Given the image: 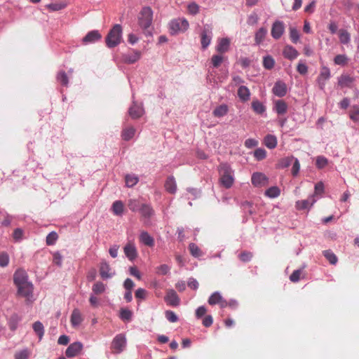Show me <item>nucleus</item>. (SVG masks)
Returning <instances> with one entry per match:
<instances>
[{"label": "nucleus", "mask_w": 359, "mask_h": 359, "mask_svg": "<svg viewBox=\"0 0 359 359\" xmlns=\"http://www.w3.org/2000/svg\"><path fill=\"white\" fill-rule=\"evenodd\" d=\"M139 212L143 217L147 218L151 217L154 214L152 208L147 204H142Z\"/></svg>", "instance_id": "f704fd0d"}, {"label": "nucleus", "mask_w": 359, "mask_h": 359, "mask_svg": "<svg viewBox=\"0 0 359 359\" xmlns=\"http://www.w3.org/2000/svg\"><path fill=\"white\" fill-rule=\"evenodd\" d=\"M297 70L300 74L304 75L308 72V67L304 62L300 60L297 65Z\"/></svg>", "instance_id": "774afa93"}, {"label": "nucleus", "mask_w": 359, "mask_h": 359, "mask_svg": "<svg viewBox=\"0 0 359 359\" xmlns=\"http://www.w3.org/2000/svg\"><path fill=\"white\" fill-rule=\"evenodd\" d=\"M165 189L170 194H175L177 191V184L173 176L167 178L165 182Z\"/></svg>", "instance_id": "bb28decb"}, {"label": "nucleus", "mask_w": 359, "mask_h": 359, "mask_svg": "<svg viewBox=\"0 0 359 359\" xmlns=\"http://www.w3.org/2000/svg\"><path fill=\"white\" fill-rule=\"evenodd\" d=\"M294 158V157H293V156H288V157L282 158L278 163V166L281 168H287L292 163Z\"/></svg>", "instance_id": "864d4df0"}, {"label": "nucleus", "mask_w": 359, "mask_h": 359, "mask_svg": "<svg viewBox=\"0 0 359 359\" xmlns=\"http://www.w3.org/2000/svg\"><path fill=\"white\" fill-rule=\"evenodd\" d=\"M251 182L256 187H266L269 184V178L265 174L259 172H254L252 175Z\"/></svg>", "instance_id": "9d476101"}, {"label": "nucleus", "mask_w": 359, "mask_h": 359, "mask_svg": "<svg viewBox=\"0 0 359 359\" xmlns=\"http://www.w3.org/2000/svg\"><path fill=\"white\" fill-rule=\"evenodd\" d=\"M187 10L191 15H196L199 11V6L195 2H192L187 6Z\"/></svg>", "instance_id": "0e129e2a"}, {"label": "nucleus", "mask_w": 359, "mask_h": 359, "mask_svg": "<svg viewBox=\"0 0 359 359\" xmlns=\"http://www.w3.org/2000/svg\"><path fill=\"white\" fill-rule=\"evenodd\" d=\"M58 238L57 233L55 231H51L46 236V244L48 245H53L55 243L56 241Z\"/></svg>", "instance_id": "603ef678"}, {"label": "nucleus", "mask_w": 359, "mask_h": 359, "mask_svg": "<svg viewBox=\"0 0 359 359\" xmlns=\"http://www.w3.org/2000/svg\"><path fill=\"white\" fill-rule=\"evenodd\" d=\"M102 38V35L97 30L89 32L82 39V43L85 45L93 43L98 41Z\"/></svg>", "instance_id": "a211bd4d"}, {"label": "nucleus", "mask_w": 359, "mask_h": 359, "mask_svg": "<svg viewBox=\"0 0 359 359\" xmlns=\"http://www.w3.org/2000/svg\"><path fill=\"white\" fill-rule=\"evenodd\" d=\"M82 348L83 344L81 342H74L67 347L65 354L68 358H72L78 355Z\"/></svg>", "instance_id": "aec40b11"}, {"label": "nucleus", "mask_w": 359, "mask_h": 359, "mask_svg": "<svg viewBox=\"0 0 359 359\" xmlns=\"http://www.w3.org/2000/svg\"><path fill=\"white\" fill-rule=\"evenodd\" d=\"M106 290V285L103 283L98 281L95 283L92 288L93 292L95 294H99L103 293Z\"/></svg>", "instance_id": "37998d69"}, {"label": "nucleus", "mask_w": 359, "mask_h": 359, "mask_svg": "<svg viewBox=\"0 0 359 359\" xmlns=\"http://www.w3.org/2000/svg\"><path fill=\"white\" fill-rule=\"evenodd\" d=\"M355 81V78L350 76L348 74H341L339 76L337 77V85L341 88H353L354 82Z\"/></svg>", "instance_id": "1a4fd4ad"}, {"label": "nucleus", "mask_w": 359, "mask_h": 359, "mask_svg": "<svg viewBox=\"0 0 359 359\" xmlns=\"http://www.w3.org/2000/svg\"><path fill=\"white\" fill-rule=\"evenodd\" d=\"M264 144L269 149H274L277 146V139L274 135H267L264 138Z\"/></svg>", "instance_id": "72a5a7b5"}, {"label": "nucleus", "mask_w": 359, "mask_h": 359, "mask_svg": "<svg viewBox=\"0 0 359 359\" xmlns=\"http://www.w3.org/2000/svg\"><path fill=\"white\" fill-rule=\"evenodd\" d=\"M124 205L121 201H116L112 205V210L114 215L121 216L123 213Z\"/></svg>", "instance_id": "4c0bfd02"}, {"label": "nucleus", "mask_w": 359, "mask_h": 359, "mask_svg": "<svg viewBox=\"0 0 359 359\" xmlns=\"http://www.w3.org/2000/svg\"><path fill=\"white\" fill-rule=\"evenodd\" d=\"M122 40V27L119 24L115 25L109 32L106 37V45L112 48L117 46Z\"/></svg>", "instance_id": "f03ea898"}, {"label": "nucleus", "mask_w": 359, "mask_h": 359, "mask_svg": "<svg viewBox=\"0 0 359 359\" xmlns=\"http://www.w3.org/2000/svg\"><path fill=\"white\" fill-rule=\"evenodd\" d=\"M123 252L126 257L130 261L134 260L137 257V252L135 244L133 242H128L123 248Z\"/></svg>", "instance_id": "6ab92c4d"}, {"label": "nucleus", "mask_w": 359, "mask_h": 359, "mask_svg": "<svg viewBox=\"0 0 359 359\" xmlns=\"http://www.w3.org/2000/svg\"><path fill=\"white\" fill-rule=\"evenodd\" d=\"M323 255L326 257V259L330 262L331 264H337L338 259L337 256L331 250H325L323 252Z\"/></svg>", "instance_id": "09e8293b"}, {"label": "nucleus", "mask_w": 359, "mask_h": 359, "mask_svg": "<svg viewBox=\"0 0 359 359\" xmlns=\"http://www.w3.org/2000/svg\"><path fill=\"white\" fill-rule=\"evenodd\" d=\"M166 319L170 323H175L178 320L177 316L172 311H166L165 313Z\"/></svg>", "instance_id": "680f3d73"}, {"label": "nucleus", "mask_w": 359, "mask_h": 359, "mask_svg": "<svg viewBox=\"0 0 359 359\" xmlns=\"http://www.w3.org/2000/svg\"><path fill=\"white\" fill-rule=\"evenodd\" d=\"M126 346V338L123 334H117L112 340L111 348L114 353H121Z\"/></svg>", "instance_id": "39448f33"}, {"label": "nucleus", "mask_w": 359, "mask_h": 359, "mask_svg": "<svg viewBox=\"0 0 359 359\" xmlns=\"http://www.w3.org/2000/svg\"><path fill=\"white\" fill-rule=\"evenodd\" d=\"M100 275L104 280L111 278L115 275V271L110 267L108 262L102 261L100 265Z\"/></svg>", "instance_id": "f8f14e48"}, {"label": "nucleus", "mask_w": 359, "mask_h": 359, "mask_svg": "<svg viewBox=\"0 0 359 359\" xmlns=\"http://www.w3.org/2000/svg\"><path fill=\"white\" fill-rule=\"evenodd\" d=\"M165 302L168 305L177 306L180 304V298L174 290H170L167 292L164 297Z\"/></svg>", "instance_id": "f3484780"}, {"label": "nucleus", "mask_w": 359, "mask_h": 359, "mask_svg": "<svg viewBox=\"0 0 359 359\" xmlns=\"http://www.w3.org/2000/svg\"><path fill=\"white\" fill-rule=\"evenodd\" d=\"M135 128L133 126L126 128L122 131V138L126 141H129L135 136Z\"/></svg>", "instance_id": "2f4dec72"}, {"label": "nucleus", "mask_w": 359, "mask_h": 359, "mask_svg": "<svg viewBox=\"0 0 359 359\" xmlns=\"http://www.w3.org/2000/svg\"><path fill=\"white\" fill-rule=\"evenodd\" d=\"M283 55L285 58L293 60L299 56V53L293 46L287 45L283 48Z\"/></svg>", "instance_id": "5701e85b"}, {"label": "nucleus", "mask_w": 359, "mask_h": 359, "mask_svg": "<svg viewBox=\"0 0 359 359\" xmlns=\"http://www.w3.org/2000/svg\"><path fill=\"white\" fill-rule=\"evenodd\" d=\"M13 281L16 286L29 282L27 272L22 269H18L13 274Z\"/></svg>", "instance_id": "2eb2a0df"}, {"label": "nucleus", "mask_w": 359, "mask_h": 359, "mask_svg": "<svg viewBox=\"0 0 359 359\" xmlns=\"http://www.w3.org/2000/svg\"><path fill=\"white\" fill-rule=\"evenodd\" d=\"M16 287L18 288V294L19 295L26 298L27 301H30L32 299L34 286L30 281Z\"/></svg>", "instance_id": "0eeeda50"}, {"label": "nucleus", "mask_w": 359, "mask_h": 359, "mask_svg": "<svg viewBox=\"0 0 359 359\" xmlns=\"http://www.w3.org/2000/svg\"><path fill=\"white\" fill-rule=\"evenodd\" d=\"M287 104L286 102L283 100H278L275 101L274 106H273V110L277 113L278 115H284L287 111Z\"/></svg>", "instance_id": "b1692460"}, {"label": "nucleus", "mask_w": 359, "mask_h": 359, "mask_svg": "<svg viewBox=\"0 0 359 359\" xmlns=\"http://www.w3.org/2000/svg\"><path fill=\"white\" fill-rule=\"evenodd\" d=\"M266 152L265 149L262 148H258L254 152V156L258 161L264 159L266 157Z\"/></svg>", "instance_id": "052dcab7"}, {"label": "nucleus", "mask_w": 359, "mask_h": 359, "mask_svg": "<svg viewBox=\"0 0 359 359\" xmlns=\"http://www.w3.org/2000/svg\"><path fill=\"white\" fill-rule=\"evenodd\" d=\"M128 207L133 212H137L140 210L141 205L137 200L131 199L129 201Z\"/></svg>", "instance_id": "e2e57ef3"}, {"label": "nucleus", "mask_w": 359, "mask_h": 359, "mask_svg": "<svg viewBox=\"0 0 359 359\" xmlns=\"http://www.w3.org/2000/svg\"><path fill=\"white\" fill-rule=\"evenodd\" d=\"M170 267L165 264H161L156 269V273L159 275H166L170 272Z\"/></svg>", "instance_id": "6e6d98bb"}, {"label": "nucleus", "mask_w": 359, "mask_h": 359, "mask_svg": "<svg viewBox=\"0 0 359 359\" xmlns=\"http://www.w3.org/2000/svg\"><path fill=\"white\" fill-rule=\"evenodd\" d=\"M144 113L142 105L137 104L133 101V105L129 109V114L133 118L140 117Z\"/></svg>", "instance_id": "393cba45"}, {"label": "nucleus", "mask_w": 359, "mask_h": 359, "mask_svg": "<svg viewBox=\"0 0 359 359\" xmlns=\"http://www.w3.org/2000/svg\"><path fill=\"white\" fill-rule=\"evenodd\" d=\"M328 164V160L323 156L316 157V165L318 169L324 168Z\"/></svg>", "instance_id": "3c124183"}, {"label": "nucleus", "mask_w": 359, "mask_h": 359, "mask_svg": "<svg viewBox=\"0 0 359 359\" xmlns=\"http://www.w3.org/2000/svg\"><path fill=\"white\" fill-rule=\"evenodd\" d=\"M121 57L123 62L126 64H133L140 59L141 52L137 50L132 49L131 51L123 54Z\"/></svg>", "instance_id": "ddd939ff"}, {"label": "nucleus", "mask_w": 359, "mask_h": 359, "mask_svg": "<svg viewBox=\"0 0 359 359\" xmlns=\"http://www.w3.org/2000/svg\"><path fill=\"white\" fill-rule=\"evenodd\" d=\"M267 34V29L265 27L259 28L255 33V41L257 45H259L264 39Z\"/></svg>", "instance_id": "473e14b6"}, {"label": "nucleus", "mask_w": 359, "mask_h": 359, "mask_svg": "<svg viewBox=\"0 0 359 359\" xmlns=\"http://www.w3.org/2000/svg\"><path fill=\"white\" fill-rule=\"evenodd\" d=\"M272 91L278 97H284L287 94V86L283 81H278L275 83Z\"/></svg>", "instance_id": "412c9836"}, {"label": "nucleus", "mask_w": 359, "mask_h": 359, "mask_svg": "<svg viewBox=\"0 0 359 359\" xmlns=\"http://www.w3.org/2000/svg\"><path fill=\"white\" fill-rule=\"evenodd\" d=\"M226 59L227 57L224 56L223 54H215L211 57V64L214 68H217Z\"/></svg>", "instance_id": "7c9ffc66"}, {"label": "nucleus", "mask_w": 359, "mask_h": 359, "mask_svg": "<svg viewBox=\"0 0 359 359\" xmlns=\"http://www.w3.org/2000/svg\"><path fill=\"white\" fill-rule=\"evenodd\" d=\"M350 118L354 121H359V107L354 105L350 112Z\"/></svg>", "instance_id": "4d7b16f0"}, {"label": "nucleus", "mask_w": 359, "mask_h": 359, "mask_svg": "<svg viewBox=\"0 0 359 359\" xmlns=\"http://www.w3.org/2000/svg\"><path fill=\"white\" fill-rule=\"evenodd\" d=\"M252 108L254 110V111L258 114H262L266 111L265 106L263 104L262 102H261L259 100L252 101Z\"/></svg>", "instance_id": "e433bc0d"}, {"label": "nucleus", "mask_w": 359, "mask_h": 359, "mask_svg": "<svg viewBox=\"0 0 359 359\" xmlns=\"http://www.w3.org/2000/svg\"><path fill=\"white\" fill-rule=\"evenodd\" d=\"M22 320V318L18 314H13L8 320V326L11 330L15 331L18 327L19 323Z\"/></svg>", "instance_id": "c756f323"}, {"label": "nucleus", "mask_w": 359, "mask_h": 359, "mask_svg": "<svg viewBox=\"0 0 359 359\" xmlns=\"http://www.w3.org/2000/svg\"><path fill=\"white\" fill-rule=\"evenodd\" d=\"M133 317V312L128 309H121L120 311V318L123 320L130 321Z\"/></svg>", "instance_id": "8fccbe9b"}, {"label": "nucleus", "mask_w": 359, "mask_h": 359, "mask_svg": "<svg viewBox=\"0 0 359 359\" xmlns=\"http://www.w3.org/2000/svg\"><path fill=\"white\" fill-rule=\"evenodd\" d=\"M140 241L149 247H153L154 245V239L147 231H143L140 233Z\"/></svg>", "instance_id": "a878e982"}, {"label": "nucleus", "mask_w": 359, "mask_h": 359, "mask_svg": "<svg viewBox=\"0 0 359 359\" xmlns=\"http://www.w3.org/2000/svg\"><path fill=\"white\" fill-rule=\"evenodd\" d=\"M229 111V107L226 104H222L217 106L212 111L214 116L221 118L227 114Z\"/></svg>", "instance_id": "c85d7f7f"}, {"label": "nucleus", "mask_w": 359, "mask_h": 359, "mask_svg": "<svg viewBox=\"0 0 359 359\" xmlns=\"http://www.w3.org/2000/svg\"><path fill=\"white\" fill-rule=\"evenodd\" d=\"M331 78V72L329 67L323 66L320 68L319 75L316 79L318 88L325 90L327 81Z\"/></svg>", "instance_id": "423d86ee"}, {"label": "nucleus", "mask_w": 359, "mask_h": 359, "mask_svg": "<svg viewBox=\"0 0 359 359\" xmlns=\"http://www.w3.org/2000/svg\"><path fill=\"white\" fill-rule=\"evenodd\" d=\"M290 37L292 43H297L299 39V33L294 27L290 28Z\"/></svg>", "instance_id": "5fc2aeb1"}, {"label": "nucleus", "mask_w": 359, "mask_h": 359, "mask_svg": "<svg viewBox=\"0 0 359 359\" xmlns=\"http://www.w3.org/2000/svg\"><path fill=\"white\" fill-rule=\"evenodd\" d=\"M83 321V317L78 309H74L72 313L70 322L73 327H78Z\"/></svg>", "instance_id": "4be33fe9"}, {"label": "nucleus", "mask_w": 359, "mask_h": 359, "mask_svg": "<svg viewBox=\"0 0 359 359\" xmlns=\"http://www.w3.org/2000/svg\"><path fill=\"white\" fill-rule=\"evenodd\" d=\"M238 96L242 102H247L250 97L249 88L245 86H241L238 89Z\"/></svg>", "instance_id": "cd10ccee"}, {"label": "nucleus", "mask_w": 359, "mask_h": 359, "mask_svg": "<svg viewBox=\"0 0 359 359\" xmlns=\"http://www.w3.org/2000/svg\"><path fill=\"white\" fill-rule=\"evenodd\" d=\"M300 170V164L299 161L297 158H294L293 162H292V174L294 176L297 175Z\"/></svg>", "instance_id": "69168bd1"}, {"label": "nucleus", "mask_w": 359, "mask_h": 359, "mask_svg": "<svg viewBox=\"0 0 359 359\" xmlns=\"http://www.w3.org/2000/svg\"><path fill=\"white\" fill-rule=\"evenodd\" d=\"M29 352L27 348H25L19 352H17L15 354V359H27L29 358Z\"/></svg>", "instance_id": "338daca9"}, {"label": "nucleus", "mask_w": 359, "mask_h": 359, "mask_svg": "<svg viewBox=\"0 0 359 359\" xmlns=\"http://www.w3.org/2000/svg\"><path fill=\"white\" fill-rule=\"evenodd\" d=\"M285 32V25L280 20H276L271 27V34L274 39H279Z\"/></svg>", "instance_id": "9b49d317"}, {"label": "nucleus", "mask_w": 359, "mask_h": 359, "mask_svg": "<svg viewBox=\"0 0 359 359\" xmlns=\"http://www.w3.org/2000/svg\"><path fill=\"white\" fill-rule=\"evenodd\" d=\"M223 299L219 292H213L209 297L208 302L210 305L218 304Z\"/></svg>", "instance_id": "a19ab883"}, {"label": "nucleus", "mask_w": 359, "mask_h": 359, "mask_svg": "<svg viewBox=\"0 0 359 359\" xmlns=\"http://www.w3.org/2000/svg\"><path fill=\"white\" fill-rule=\"evenodd\" d=\"M57 81L63 86H67L69 83V79L67 74L64 71H60L58 72L57 75Z\"/></svg>", "instance_id": "c03bdc74"}, {"label": "nucleus", "mask_w": 359, "mask_h": 359, "mask_svg": "<svg viewBox=\"0 0 359 359\" xmlns=\"http://www.w3.org/2000/svg\"><path fill=\"white\" fill-rule=\"evenodd\" d=\"M317 199L315 197V194L311 195L306 200L297 201L295 203V207L297 210H306L310 209L313 204L316 202Z\"/></svg>", "instance_id": "4468645a"}, {"label": "nucleus", "mask_w": 359, "mask_h": 359, "mask_svg": "<svg viewBox=\"0 0 359 359\" xmlns=\"http://www.w3.org/2000/svg\"><path fill=\"white\" fill-rule=\"evenodd\" d=\"M339 38L340 42L343 44H348L351 41V36L349 33L344 29H341L339 31Z\"/></svg>", "instance_id": "a18cd8bd"}, {"label": "nucleus", "mask_w": 359, "mask_h": 359, "mask_svg": "<svg viewBox=\"0 0 359 359\" xmlns=\"http://www.w3.org/2000/svg\"><path fill=\"white\" fill-rule=\"evenodd\" d=\"M153 20V11L150 7H144L138 18L139 25L144 29L150 27Z\"/></svg>", "instance_id": "20e7f679"}, {"label": "nucleus", "mask_w": 359, "mask_h": 359, "mask_svg": "<svg viewBox=\"0 0 359 359\" xmlns=\"http://www.w3.org/2000/svg\"><path fill=\"white\" fill-rule=\"evenodd\" d=\"M212 39V29L209 25H205L201 34V43L203 50H205L210 46Z\"/></svg>", "instance_id": "6e6552de"}, {"label": "nucleus", "mask_w": 359, "mask_h": 359, "mask_svg": "<svg viewBox=\"0 0 359 359\" xmlns=\"http://www.w3.org/2000/svg\"><path fill=\"white\" fill-rule=\"evenodd\" d=\"M219 182L225 189H230L235 182L234 170L226 163H221L218 167Z\"/></svg>", "instance_id": "f257e3e1"}, {"label": "nucleus", "mask_w": 359, "mask_h": 359, "mask_svg": "<svg viewBox=\"0 0 359 359\" xmlns=\"http://www.w3.org/2000/svg\"><path fill=\"white\" fill-rule=\"evenodd\" d=\"M280 190L276 186L271 187L265 191V195L270 198H277L280 196Z\"/></svg>", "instance_id": "c9c22d12"}, {"label": "nucleus", "mask_w": 359, "mask_h": 359, "mask_svg": "<svg viewBox=\"0 0 359 359\" xmlns=\"http://www.w3.org/2000/svg\"><path fill=\"white\" fill-rule=\"evenodd\" d=\"M189 249L191 255L194 257H199L203 255L200 248L195 243H190L189 245Z\"/></svg>", "instance_id": "49530a36"}, {"label": "nucleus", "mask_w": 359, "mask_h": 359, "mask_svg": "<svg viewBox=\"0 0 359 359\" xmlns=\"http://www.w3.org/2000/svg\"><path fill=\"white\" fill-rule=\"evenodd\" d=\"M23 230L20 228H17L13 231V237L16 242H20L23 239Z\"/></svg>", "instance_id": "bf43d9fd"}, {"label": "nucleus", "mask_w": 359, "mask_h": 359, "mask_svg": "<svg viewBox=\"0 0 359 359\" xmlns=\"http://www.w3.org/2000/svg\"><path fill=\"white\" fill-rule=\"evenodd\" d=\"M274 65H275V61H274V59L271 56L266 55V56L264 57L263 65L266 69H271L273 67Z\"/></svg>", "instance_id": "de8ad7c7"}, {"label": "nucleus", "mask_w": 359, "mask_h": 359, "mask_svg": "<svg viewBox=\"0 0 359 359\" xmlns=\"http://www.w3.org/2000/svg\"><path fill=\"white\" fill-rule=\"evenodd\" d=\"M33 330L38 335L39 340H41L44 334V327L40 321L35 322L32 325Z\"/></svg>", "instance_id": "58836bf2"}, {"label": "nucleus", "mask_w": 359, "mask_h": 359, "mask_svg": "<svg viewBox=\"0 0 359 359\" xmlns=\"http://www.w3.org/2000/svg\"><path fill=\"white\" fill-rule=\"evenodd\" d=\"M125 180L128 187H133L137 184L139 178L135 175H127L125 177Z\"/></svg>", "instance_id": "79ce46f5"}, {"label": "nucleus", "mask_w": 359, "mask_h": 359, "mask_svg": "<svg viewBox=\"0 0 359 359\" xmlns=\"http://www.w3.org/2000/svg\"><path fill=\"white\" fill-rule=\"evenodd\" d=\"M348 61L349 58L345 54L337 55L334 58V63L340 66L346 65Z\"/></svg>", "instance_id": "ea45409f"}, {"label": "nucleus", "mask_w": 359, "mask_h": 359, "mask_svg": "<svg viewBox=\"0 0 359 359\" xmlns=\"http://www.w3.org/2000/svg\"><path fill=\"white\" fill-rule=\"evenodd\" d=\"M231 41L229 38L224 37L217 40V44L215 50L218 53L224 54L229 51L230 48Z\"/></svg>", "instance_id": "dca6fc26"}, {"label": "nucleus", "mask_w": 359, "mask_h": 359, "mask_svg": "<svg viewBox=\"0 0 359 359\" xmlns=\"http://www.w3.org/2000/svg\"><path fill=\"white\" fill-rule=\"evenodd\" d=\"M189 26V22L185 18L174 19L169 23L170 32L172 35L179 32H184L187 30Z\"/></svg>", "instance_id": "7ed1b4c3"}, {"label": "nucleus", "mask_w": 359, "mask_h": 359, "mask_svg": "<svg viewBox=\"0 0 359 359\" xmlns=\"http://www.w3.org/2000/svg\"><path fill=\"white\" fill-rule=\"evenodd\" d=\"M8 263H9L8 255L5 252H0V266L6 267L8 266Z\"/></svg>", "instance_id": "13d9d810"}]
</instances>
